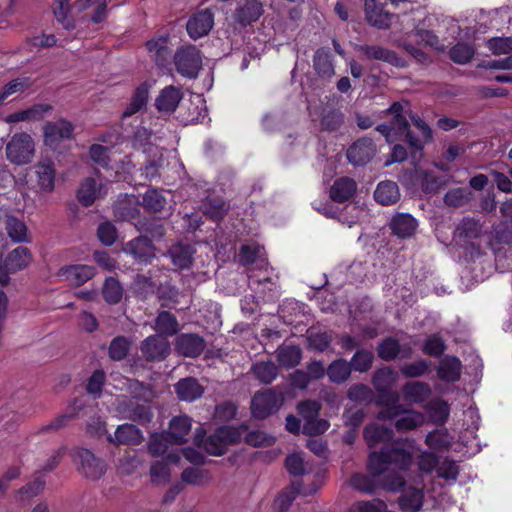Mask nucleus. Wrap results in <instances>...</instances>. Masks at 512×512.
<instances>
[{
  "instance_id": "10",
  "label": "nucleus",
  "mask_w": 512,
  "mask_h": 512,
  "mask_svg": "<svg viewBox=\"0 0 512 512\" xmlns=\"http://www.w3.org/2000/svg\"><path fill=\"white\" fill-rule=\"evenodd\" d=\"M73 131V124L66 119L47 122L43 127L44 143L55 148L61 141L70 139Z\"/></svg>"
},
{
  "instance_id": "23",
  "label": "nucleus",
  "mask_w": 512,
  "mask_h": 512,
  "mask_svg": "<svg viewBox=\"0 0 512 512\" xmlns=\"http://www.w3.org/2000/svg\"><path fill=\"white\" fill-rule=\"evenodd\" d=\"M124 251L133 256L139 263H147L155 256L154 247L151 241L146 237H138L129 241L124 247Z\"/></svg>"
},
{
  "instance_id": "25",
  "label": "nucleus",
  "mask_w": 512,
  "mask_h": 512,
  "mask_svg": "<svg viewBox=\"0 0 512 512\" xmlns=\"http://www.w3.org/2000/svg\"><path fill=\"white\" fill-rule=\"evenodd\" d=\"M176 349L186 357H196L205 349V341L195 334H182L176 339Z\"/></svg>"
},
{
  "instance_id": "2",
  "label": "nucleus",
  "mask_w": 512,
  "mask_h": 512,
  "mask_svg": "<svg viewBox=\"0 0 512 512\" xmlns=\"http://www.w3.org/2000/svg\"><path fill=\"white\" fill-rule=\"evenodd\" d=\"M398 378V373L390 367L378 369L373 374L372 384L379 393L376 403L384 407L377 415L379 420L394 419L400 414L399 395L390 391Z\"/></svg>"
},
{
  "instance_id": "13",
  "label": "nucleus",
  "mask_w": 512,
  "mask_h": 512,
  "mask_svg": "<svg viewBox=\"0 0 512 512\" xmlns=\"http://www.w3.org/2000/svg\"><path fill=\"white\" fill-rule=\"evenodd\" d=\"M214 25V14L209 9L195 13L187 22L186 29L189 36L197 40L207 35Z\"/></svg>"
},
{
  "instance_id": "56",
  "label": "nucleus",
  "mask_w": 512,
  "mask_h": 512,
  "mask_svg": "<svg viewBox=\"0 0 512 512\" xmlns=\"http://www.w3.org/2000/svg\"><path fill=\"white\" fill-rule=\"evenodd\" d=\"M78 4L82 9L93 7L91 20L93 23H100L106 17V2L104 0H79Z\"/></svg>"
},
{
  "instance_id": "64",
  "label": "nucleus",
  "mask_w": 512,
  "mask_h": 512,
  "mask_svg": "<svg viewBox=\"0 0 512 512\" xmlns=\"http://www.w3.org/2000/svg\"><path fill=\"white\" fill-rule=\"evenodd\" d=\"M143 204L146 208L152 211H161L166 204V200L160 192L155 189H151L144 194Z\"/></svg>"
},
{
  "instance_id": "11",
  "label": "nucleus",
  "mask_w": 512,
  "mask_h": 512,
  "mask_svg": "<svg viewBox=\"0 0 512 512\" xmlns=\"http://www.w3.org/2000/svg\"><path fill=\"white\" fill-rule=\"evenodd\" d=\"M116 411L122 419H129L141 424L150 422L153 417L149 406L134 403L127 398L116 400Z\"/></svg>"
},
{
  "instance_id": "62",
  "label": "nucleus",
  "mask_w": 512,
  "mask_h": 512,
  "mask_svg": "<svg viewBox=\"0 0 512 512\" xmlns=\"http://www.w3.org/2000/svg\"><path fill=\"white\" fill-rule=\"evenodd\" d=\"M481 224L473 218H466L458 225L457 231L460 236L466 238H477L481 233Z\"/></svg>"
},
{
  "instance_id": "44",
  "label": "nucleus",
  "mask_w": 512,
  "mask_h": 512,
  "mask_svg": "<svg viewBox=\"0 0 512 512\" xmlns=\"http://www.w3.org/2000/svg\"><path fill=\"white\" fill-rule=\"evenodd\" d=\"M52 11L56 20L63 28L67 30L74 28V20L70 15L69 0H54Z\"/></svg>"
},
{
  "instance_id": "29",
  "label": "nucleus",
  "mask_w": 512,
  "mask_h": 512,
  "mask_svg": "<svg viewBox=\"0 0 512 512\" xmlns=\"http://www.w3.org/2000/svg\"><path fill=\"white\" fill-rule=\"evenodd\" d=\"M366 57L375 60H381L388 62L392 65L403 67L405 66V62L403 59L399 58L393 51L385 49L378 45H364L359 48Z\"/></svg>"
},
{
  "instance_id": "54",
  "label": "nucleus",
  "mask_w": 512,
  "mask_h": 512,
  "mask_svg": "<svg viewBox=\"0 0 512 512\" xmlns=\"http://www.w3.org/2000/svg\"><path fill=\"white\" fill-rule=\"evenodd\" d=\"M29 78H17L6 84L0 92V105L3 104L4 100L10 95L18 92H23L31 86Z\"/></svg>"
},
{
  "instance_id": "42",
  "label": "nucleus",
  "mask_w": 512,
  "mask_h": 512,
  "mask_svg": "<svg viewBox=\"0 0 512 512\" xmlns=\"http://www.w3.org/2000/svg\"><path fill=\"white\" fill-rule=\"evenodd\" d=\"M377 352L378 356L385 361L393 360L398 356L404 358L410 355V349H407L401 354L399 342L395 338H387L383 340L379 344Z\"/></svg>"
},
{
  "instance_id": "61",
  "label": "nucleus",
  "mask_w": 512,
  "mask_h": 512,
  "mask_svg": "<svg viewBox=\"0 0 512 512\" xmlns=\"http://www.w3.org/2000/svg\"><path fill=\"white\" fill-rule=\"evenodd\" d=\"M228 205L221 199H212L203 205V212L212 219L222 218L228 211Z\"/></svg>"
},
{
  "instance_id": "57",
  "label": "nucleus",
  "mask_w": 512,
  "mask_h": 512,
  "mask_svg": "<svg viewBox=\"0 0 512 512\" xmlns=\"http://www.w3.org/2000/svg\"><path fill=\"white\" fill-rule=\"evenodd\" d=\"M129 342L125 337L118 336L114 338L109 346V356L115 361H120L126 357L129 351Z\"/></svg>"
},
{
  "instance_id": "41",
  "label": "nucleus",
  "mask_w": 512,
  "mask_h": 512,
  "mask_svg": "<svg viewBox=\"0 0 512 512\" xmlns=\"http://www.w3.org/2000/svg\"><path fill=\"white\" fill-rule=\"evenodd\" d=\"M169 444H175L173 438L166 433L152 434L147 442V449L152 457H159L164 455L169 447Z\"/></svg>"
},
{
  "instance_id": "31",
  "label": "nucleus",
  "mask_w": 512,
  "mask_h": 512,
  "mask_svg": "<svg viewBox=\"0 0 512 512\" xmlns=\"http://www.w3.org/2000/svg\"><path fill=\"white\" fill-rule=\"evenodd\" d=\"M178 461V455L170 453L167 455L166 460L153 463L150 468L151 481L155 484H166L170 479L168 463H178Z\"/></svg>"
},
{
  "instance_id": "30",
  "label": "nucleus",
  "mask_w": 512,
  "mask_h": 512,
  "mask_svg": "<svg viewBox=\"0 0 512 512\" xmlns=\"http://www.w3.org/2000/svg\"><path fill=\"white\" fill-rule=\"evenodd\" d=\"M32 261V256L26 247H18L11 251L5 261L4 268L7 272L15 273L26 268Z\"/></svg>"
},
{
  "instance_id": "46",
  "label": "nucleus",
  "mask_w": 512,
  "mask_h": 512,
  "mask_svg": "<svg viewBox=\"0 0 512 512\" xmlns=\"http://www.w3.org/2000/svg\"><path fill=\"white\" fill-rule=\"evenodd\" d=\"M155 329L162 335L172 336L178 331V322L171 313L162 311L156 318Z\"/></svg>"
},
{
  "instance_id": "48",
  "label": "nucleus",
  "mask_w": 512,
  "mask_h": 512,
  "mask_svg": "<svg viewBox=\"0 0 512 512\" xmlns=\"http://www.w3.org/2000/svg\"><path fill=\"white\" fill-rule=\"evenodd\" d=\"M286 468L291 475L302 476L312 471V467L304 461L302 454L294 453L287 456Z\"/></svg>"
},
{
  "instance_id": "22",
  "label": "nucleus",
  "mask_w": 512,
  "mask_h": 512,
  "mask_svg": "<svg viewBox=\"0 0 512 512\" xmlns=\"http://www.w3.org/2000/svg\"><path fill=\"white\" fill-rule=\"evenodd\" d=\"M35 175L37 185L43 192L50 193L55 186V168L54 163L50 159L39 161L35 165Z\"/></svg>"
},
{
  "instance_id": "63",
  "label": "nucleus",
  "mask_w": 512,
  "mask_h": 512,
  "mask_svg": "<svg viewBox=\"0 0 512 512\" xmlns=\"http://www.w3.org/2000/svg\"><path fill=\"white\" fill-rule=\"evenodd\" d=\"M263 255V248L259 245H243L240 250L239 259L244 265L255 263Z\"/></svg>"
},
{
  "instance_id": "6",
  "label": "nucleus",
  "mask_w": 512,
  "mask_h": 512,
  "mask_svg": "<svg viewBox=\"0 0 512 512\" xmlns=\"http://www.w3.org/2000/svg\"><path fill=\"white\" fill-rule=\"evenodd\" d=\"M177 72L186 78H196L202 67L200 51L193 45L181 46L174 54Z\"/></svg>"
},
{
  "instance_id": "52",
  "label": "nucleus",
  "mask_w": 512,
  "mask_h": 512,
  "mask_svg": "<svg viewBox=\"0 0 512 512\" xmlns=\"http://www.w3.org/2000/svg\"><path fill=\"white\" fill-rule=\"evenodd\" d=\"M426 444L435 450H445L451 445V438L445 429L435 430L426 436Z\"/></svg>"
},
{
  "instance_id": "26",
  "label": "nucleus",
  "mask_w": 512,
  "mask_h": 512,
  "mask_svg": "<svg viewBox=\"0 0 512 512\" xmlns=\"http://www.w3.org/2000/svg\"><path fill=\"white\" fill-rule=\"evenodd\" d=\"M374 198L383 206L394 205L400 199L398 185L389 180L380 182L374 191Z\"/></svg>"
},
{
  "instance_id": "32",
  "label": "nucleus",
  "mask_w": 512,
  "mask_h": 512,
  "mask_svg": "<svg viewBox=\"0 0 512 512\" xmlns=\"http://www.w3.org/2000/svg\"><path fill=\"white\" fill-rule=\"evenodd\" d=\"M194 249L189 245L175 244L169 250L172 263L178 269H188L193 262Z\"/></svg>"
},
{
  "instance_id": "7",
  "label": "nucleus",
  "mask_w": 512,
  "mask_h": 512,
  "mask_svg": "<svg viewBox=\"0 0 512 512\" xmlns=\"http://www.w3.org/2000/svg\"><path fill=\"white\" fill-rule=\"evenodd\" d=\"M321 404L317 401L306 400L300 402L297 411L304 419L303 432L308 435H317L324 433L329 428V422L319 419L318 415Z\"/></svg>"
},
{
  "instance_id": "8",
  "label": "nucleus",
  "mask_w": 512,
  "mask_h": 512,
  "mask_svg": "<svg viewBox=\"0 0 512 512\" xmlns=\"http://www.w3.org/2000/svg\"><path fill=\"white\" fill-rule=\"evenodd\" d=\"M282 404L280 397L270 389L254 395L251 402L252 414L255 418L264 419L276 412Z\"/></svg>"
},
{
  "instance_id": "1",
  "label": "nucleus",
  "mask_w": 512,
  "mask_h": 512,
  "mask_svg": "<svg viewBox=\"0 0 512 512\" xmlns=\"http://www.w3.org/2000/svg\"><path fill=\"white\" fill-rule=\"evenodd\" d=\"M412 443L406 440L394 441L391 448H383L369 456L368 466L373 476L380 477L379 482L386 490L397 491L404 485L403 477L390 466L395 465L400 470L411 464Z\"/></svg>"
},
{
  "instance_id": "4",
  "label": "nucleus",
  "mask_w": 512,
  "mask_h": 512,
  "mask_svg": "<svg viewBox=\"0 0 512 512\" xmlns=\"http://www.w3.org/2000/svg\"><path fill=\"white\" fill-rule=\"evenodd\" d=\"M36 148L32 136L26 132L15 133L5 147L7 160L14 165L30 163L35 156Z\"/></svg>"
},
{
  "instance_id": "55",
  "label": "nucleus",
  "mask_w": 512,
  "mask_h": 512,
  "mask_svg": "<svg viewBox=\"0 0 512 512\" xmlns=\"http://www.w3.org/2000/svg\"><path fill=\"white\" fill-rule=\"evenodd\" d=\"M427 408L431 418L436 423H444L449 416V406L441 399L432 400Z\"/></svg>"
},
{
  "instance_id": "58",
  "label": "nucleus",
  "mask_w": 512,
  "mask_h": 512,
  "mask_svg": "<svg viewBox=\"0 0 512 512\" xmlns=\"http://www.w3.org/2000/svg\"><path fill=\"white\" fill-rule=\"evenodd\" d=\"M141 461L138 456L130 451H125L121 458L118 460V470L125 475L133 473L139 466Z\"/></svg>"
},
{
  "instance_id": "19",
  "label": "nucleus",
  "mask_w": 512,
  "mask_h": 512,
  "mask_svg": "<svg viewBox=\"0 0 512 512\" xmlns=\"http://www.w3.org/2000/svg\"><path fill=\"white\" fill-rule=\"evenodd\" d=\"M183 98V92L175 86L162 89L155 100V106L162 113H173Z\"/></svg>"
},
{
  "instance_id": "12",
  "label": "nucleus",
  "mask_w": 512,
  "mask_h": 512,
  "mask_svg": "<svg viewBox=\"0 0 512 512\" xmlns=\"http://www.w3.org/2000/svg\"><path fill=\"white\" fill-rule=\"evenodd\" d=\"M107 441L113 445L137 446L144 440L142 431L134 424L124 423L119 425L114 435L108 434Z\"/></svg>"
},
{
  "instance_id": "59",
  "label": "nucleus",
  "mask_w": 512,
  "mask_h": 512,
  "mask_svg": "<svg viewBox=\"0 0 512 512\" xmlns=\"http://www.w3.org/2000/svg\"><path fill=\"white\" fill-rule=\"evenodd\" d=\"M450 58L457 64L468 63L474 55L472 46L465 43H458L450 50Z\"/></svg>"
},
{
  "instance_id": "36",
  "label": "nucleus",
  "mask_w": 512,
  "mask_h": 512,
  "mask_svg": "<svg viewBox=\"0 0 512 512\" xmlns=\"http://www.w3.org/2000/svg\"><path fill=\"white\" fill-rule=\"evenodd\" d=\"M146 47L150 57L157 65L161 66L166 63L170 55L166 37L151 39L146 43Z\"/></svg>"
},
{
  "instance_id": "38",
  "label": "nucleus",
  "mask_w": 512,
  "mask_h": 512,
  "mask_svg": "<svg viewBox=\"0 0 512 512\" xmlns=\"http://www.w3.org/2000/svg\"><path fill=\"white\" fill-rule=\"evenodd\" d=\"M191 419L187 416H178L171 420L168 434L173 438V442L177 445L185 441V437L191 430Z\"/></svg>"
},
{
  "instance_id": "14",
  "label": "nucleus",
  "mask_w": 512,
  "mask_h": 512,
  "mask_svg": "<svg viewBox=\"0 0 512 512\" xmlns=\"http://www.w3.org/2000/svg\"><path fill=\"white\" fill-rule=\"evenodd\" d=\"M376 154V146L371 139L361 138L347 151V158L355 166L367 164Z\"/></svg>"
},
{
  "instance_id": "49",
  "label": "nucleus",
  "mask_w": 512,
  "mask_h": 512,
  "mask_svg": "<svg viewBox=\"0 0 512 512\" xmlns=\"http://www.w3.org/2000/svg\"><path fill=\"white\" fill-rule=\"evenodd\" d=\"M102 294L107 303L116 304L122 299L123 288L118 280L113 277H109L105 280Z\"/></svg>"
},
{
  "instance_id": "21",
  "label": "nucleus",
  "mask_w": 512,
  "mask_h": 512,
  "mask_svg": "<svg viewBox=\"0 0 512 512\" xmlns=\"http://www.w3.org/2000/svg\"><path fill=\"white\" fill-rule=\"evenodd\" d=\"M107 194V187L98 183L94 178H86L78 189V200L84 206H90L94 201Z\"/></svg>"
},
{
  "instance_id": "28",
  "label": "nucleus",
  "mask_w": 512,
  "mask_h": 512,
  "mask_svg": "<svg viewBox=\"0 0 512 512\" xmlns=\"http://www.w3.org/2000/svg\"><path fill=\"white\" fill-rule=\"evenodd\" d=\"M424 500L423 486L408 487L399 498V506L404 512H417Z\"/></svg>"
},
{
  "instance_id": "60",
  "label": "nucleus",
  "mask_w": 512,
  "mask_h": 512,
  "mask_svg": "<svg viewBox=\"0 0 512 512\" xmlns=\"http://www.w3.org/2000/svg\"><path fill=\"white\" fill-rule=\"evenodd\" d=\"M429 369V363L426 360H418L413 363H406L400 367L401 373L405 377L417 378L423 376Z\"/></svg>"
},
{
  "instance_id": "33",
  "label": "nucleus",
  "mask_w": 512,
  "mask_h": 512,
  "mask_svg": "<svg viewBox=\"0 0 512 512\" xmlns=\"http://www.w3.org/2000/svg\"><path fill=\"white\" fill-rule=\"evenodd\" d=\"M176 392L181 400L192 402L202 396L204 389L196 379L186 378L176 384Z\"/></svg>"
},
{
  "instance_id": "5",
  "label": "nucleus",
  "mask_w": 512,
  "mask_h": 512,
  "mask_svg": "<svg viewBox=\"0 0 512 512\" xmlns=\"http://www.w3.org/2000/svg\"><path fill=\"white\" fill-rule=\"evenodd\" d=\"M72 455L78 471L84 477L98 480L106 473V463L92 451L79 447L73 450Z\"/></svg>"
},
{
  "instance_id": "35",
  "label": "nucleus",
  "mask_w": 512,
  "mask_h": 512,
  "mask_svg": "<svg viewBox=\"0 0 512 512\" xmlns=\"http://www.w3.org/2000/svg\"><path fill=\"white\" fill-rule=\"evenodd\" d=\"M392 436L393 431L390 428L375 423L367 425L364 430V437L369 447L386 443L391 440Z\"/></svg>"
},
{
  "instance_id": "34",
  "label": "nucleus",
  "mask_w": 512,
  "mask_h": 512,
  "mask_svg": "<svg viewBox=\"0 0 512 512\" xmlns=\"http://www.w3.org/2000/svg\"><path fill=\"white\" fill-rule=\"evenodd\" d=\"M438 377L447 382H455L460 378L461 362L456 357L443 358L437 370Z\"/></svg>"
},
{
  "instance_id": "27",
  "label": "nucleus",
  "mask_w": 512,
  "mask_h": 512,
  "mask_svg": "<svg viewBox=\"0 0 512 512\" xmlns=\"http://www.w3.org/2000/svg\"><path fill=\"white\" fill-rule=\"evenodd\" d=\"M357 191L356 182L349 177L337 179L330 188V198L342 203L349 200Z\"/></svg>"
},
{
  "instance_id": "50",
  "label": "nucleus",
  "mask_w": 512,
  "mask_h": 512,
  "mask_svg": "<svg viewBox=\"0 0 512 512\" xmlns=\"http://www.w3.org/2000/svg\"><path fill=\"white\" fill-rule=\"evenodd\" d=\"M314 68L322 76H331L334 68L329 52L325 49H319L314 55Z\"/></svg>"
},
{
  "instance_id": "16",
  "label": "nucleus",
  "mask_w": 512,
  "mask_h": 512,
  "mask_svg": "<svg viewBox=\"0 0 512 512\" xmlns=\"http://www.w3.org/2000/svg\"><path fill=\"white\" fill-rule=\"evenodd\" d=\"M141 351L149 361L163 360L170 352V345L162 336H149L142 342Z\"/></svg>"
},
{
  "instance_id": "20",
  "label": "nucleus",
  "mask_w": 512,
  "mask_h": 512,
  "mask_svg": "<svg viewBox=\"0 0 512 512\" xmlns=\"http://www.w3.org/2000/svg\"><path fill=\"white\" fill-rule=\"evenodd\" d=\"M263 14V6L259 0H244L234 13V20L241 26L257 21Z\"/></svg>"
},
{
  "instance_id": "9",
  "label": "nucleus",
  "mask_w": 512,
  "mask_h": 512,
  "mask_svg": "<svg viewBox=\"0 0 512 512\" xmlns=\"http://www.w3.org/2000/svg\"><path fill=\"white\" fill-rule=\"evenodd\" d=\"M238 437L239 434L234 428L228 426L220 427L206 439L204 448L209 454L220 456L225 453L227 447L233 444Z\"/></svg>"
},
{
  "instance_id": "3",
  "label": "nucleus",
  "mask_w": 512,
  "mask_h": 512,
  "mask_svg": "<svg viewBox=\"0 0 512 512\" xmlns=\"http://www.w3.org/2000/svg\"><path fill=\"white\" fill-rule=\"evenodd\" d=\"M387 113L392 116L391 122L376 127V130L386 138V141L392 143L398 140H405L412 148L421 150L420 139L414 138V132L408 129L403 105L395 102L387 110Z\"/></svg>"
},
{
  "instance_id": "40",
  "label": "nucleus",
  "mask_w": 512,
  "mask_h": 512,
  "mask_svg": "<svg viewBox=\"0 0 512 512\" xmlns=\"http://www.w3.org/2000/svg\"><path fill=\"white\" fill-rule=\"evenodd\" d=\"M351 371L352 369L349 362L344 359H337L329 364L326 373L331 382L342 384L349 379Z\"/></svg>"
},
{
  "instance_id": "53",
  "label": "nucleus",
  "mask_w": 512,
  "mask_h": 512,
  "mask_svg": "<svg viewBox=\"0 0 512 512\" xmlns=\"http://www.w3.org/2000/svg\"><path fill=\"white\" fill-rule=\"evenodd\" d=\"M181 479L185 483L200 486L208 483L211 480V476L207 470L187 468L182 472Z\"/></svg>"
},
{
  "instance_id": "15",
  "label": "nucleus",
  "mask_w": 512,
  "mask_h": 512,
  "mask_svg": "<svg viewBox=\"0 0 512 512\" xmlns=\"http://www.w3.org/2000/svg\"><path fill=\"white\" fill-rule=\"evenodd\" d=\"M61 276L70 286L79 287L95 276V268L89 265L76 264L63 267L59 271Z\"/></svg>"
},
{
  "instance_id": "47",
  "label": "nucleus",
  "mask_w": 512,
  "mask_h": 512,
  "mask_svg": "<svg viewBox=\"0 0 512 512\" xmlns=\"http://www.w3.org/2000/svg\"><path fill=\"white\" fill-rule=\"evenodd\" d=\"M251 370L257 379L266 384L275 380L278 374L275 364L269 361L257 362L252 366Z\"/></svg>"
},
{
  "instance_id": "24",
  "label": "nucleus",
  "mask_w": 512,
  "mask_h": 512,
  "mask_svg": "<svg viewBox=\"0 0 512 512\" xmlns=\"http://www.w3.org/2000/svg\"><path fill=\"white\" fill-rule=\"evenodd\" d=\"M364 12L366 20L377 28L384 29L391 24L392 15L384 11L376 0H364Z\"/></svg>"
},
{
  "instance_id": "43",
  "label": "nucleus",
  "mask_w": 512,
  "mask_h": 512,
  "mask_svg": "<svg viewBox=\"0 0 512 512\" xmlns=\"http://www.w3.org/2000/svg\"><path fill=\"white\" fill-rule=\"evenodd\" d=\"M424 423V415L415 410H407L400 416L396 422L395 427L399 432H406L413 430Z\"/></svg>"
},
{
  "instance_id": "17",
  "label": "nucleus",
  "mask_w": 512,
  "mask_h": 512,
  "mask_svg": "<svg viewBox=\"0 0 512 512\" xmlns=\"http://www.w3.org/2000/svg\"><path fill=\"white\" fill-rule=\"evenodd\" d=\"M401 394L408 404H422L430 398L432 389L426 382L409 381L402 387Z\"/></svg>"
},
{
  "instance_id": "51",
  "label": "nucleus",
  "mask_w": 512,
  "mask_h": 512,
  "mask_svg": "<svg viewBox=\"0 0 512 512\" xmlns=\"http://www.w3.org/2000/svg\"><path fill=\"white\" fill-rule=\"evenodd\" d=\"M374 355L371 351L368 350H358L352 357L351 362L349 363L351 369L363 373L367 372L373 364Z\"/></svg>"
},
{
  "instance_id": "45",
  "label": "nucleus",
  "mask_w": 512,
  "mask_h": 512,
  "mask_svg": "<svg viewBox=\"0 0 512 512\" xmlns=\"http://www.w3.org/2000/svg\"><path fill=\"white\" fill-rule=\"evenodd\" d=\"M5 228L13 242L20 243L27 241V227L24 222L16 217L8 216L5 221Z\"/></svg>"
},
{
  "instance_id": "18",
  "label": "nucleus",
  "mask_w": 512,
  "mask_h": 512,
  "mask_svg": "<svg viewBox=\"0 0 512 512\" xmlns=\"http://www.w3.org/2000/svg\"><path fill=\"white\" fill-rule=\"evenodd\" d=\"M389 227L397 237L410 238L418 228V221L409 213H396L391 218Z\"/></svg>"
},
{
  "instance_id": "37",
  "label": "nucleus",
  "mask_w": 512,
  "mask_h": 512,
  "mask_svg": "<svg viewBox=\"0 0 512 512\" xmlns=\"http://www.w3.org/2000/svg\"><path fill=\"white\" fill-rule=\"evenodd\" d=\"M276 358L281 366L292 368L300 363L302 352L298 346L283 345L276 350Z\"/></svg>"
},
{
  "instance_id": "39",
  "label": "nucleus",
  "mask_w": 512,
  "mask_h": 512,
  "mask_svg": "<svg viewBox=\"0 0 512 512\" xmlns=\"http://www.w3.org/2000/svg\"><path fill=\"white\" fill-rule=\"evenodd\" d=\"M50 110L51 106L47 104H39L30 109L10 114L4 118V121L6 123H18L26 120H37Z\"/></svg>"
}]
</instances>
